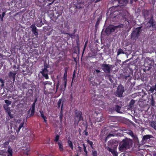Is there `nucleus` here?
Listing matches in <instances>:
<instances>
[{
	"mask_svg": "<svg viewBox=\"0 0 156 156\" xmlns=\"http://www.w3.org/2000/svg\"><path fill=\"white\" fill-rule=\"evenodd\" d=\"M133 144L131 140L128 139H123L120 143L119 145V149L121 152H123L128 149H129Z\"/></svg>",
	"mask_w": 156,
	"mask_h": 156,
	"instance_id": "nucleus-1",
	"label": "nucleus"
},
{
	"mask_svg": "<svg viewBox=\"0 0 156 156\" xmlns=\"http://www.w3.org/2000/svg\"><path fill=\"white\" fill-rule=\"evenodd\" d=\"M49 14L50 17L53 21L57 23L62 21V16L61 13L56 12L55 14L53 11H50Z\"/></svg>",
	"mask_w": 156,
	"mask_h": 156,
	"instance_id": "nucleus-2",
	"label": "nucleus"
},
{
	"mask_svg": "<svg viewBox=\"0 0 156 156\" xmlns=\"http://www.w3.org/2000/svg\"><path fill=\"white\" fill-rule=\"evenodd\" d=\"M142 27H140L134 29L131 34V37L133 40H136L138 38L141 32L143 31Z\"/></svg>",
	"mask_w": 156,
	"mask_h": 156,
	"instance_id": "nucleus-3",
	"label": "nucleus"
},
{
	"mask_svg": "<svg viewBox=\"0 0 156 156\" xmlns=\"http://www.w3.org/2000/svg\"><path fill=\"white\" fill-rule=\"evenodd\" d=\"M74 117H75V122H76V120L77 119L76 122L77 124H78L80 121H83V116L82 112L77 110H76L74 112Z\"/></svg>",
	"mask_w": 156,
	"mask_h": 156,
	"instance_id": "nucleus-4",
	"label": "nucleus"
},
{
	"mask_svg": "<svg viewBox=\"0 0 156 156\" xmlns=\"http://www.w3.org/2000/svg\"><path fill=\"white\" fill-rule=\"evenodd\" d=\"M104 98V97L103 98L100 95H95L94 96V98H92V99L96 105H101L103 104L104 103L102 101Z\"/></svg>",
	"mask_w": 156,
	"mask_h": 156,
	"instance_id": "nucleus-5",
	"label": "nucleus"
},
{
	"mask_svg": "<svg viewBox=\"0 0 156 156\" xmlns=\"http://www.w3.org/2000/svg\"><path fill=\"white\" fill-rule=\"evenodd\" d=\"M68 69V67H65L64 69L65 72L64 76L63 78L64 82L63 83H62V85L60 86V88L61 90H62L63 89V86H64V90H65L66 88L67 81V73Z\"/></svg>",
	"mask_w": 156,
	"mask_h": 156,
	"instance_id": "nucleus-6",
	"label": "nucleus"
},
{
	"mask_svg": "<svg viewBox=\"0 0 156 156\" xmlns=\"http://www.w3.org/2000/svg\"><path fill=\"white\" fill-rule=\"evenodd\" d=\"M101 66L105 73L109 74L111 72L112 65L105 63L101 64Z\"/></svg>",
	"mask_w": 156,
	"mask_h": 156,
	"instance_id": "nucleus-7",
	"label": "nucleus"
},
{
	"mask_svg": "<svg viewBox=\"0 0 156 156\" xmlns=\"http://www.w3.org/2000/svg\"><path fill=\"white\" fill-rule=\"evenodd\" d=\"M124 91V87L122 85H119L117 88V90L116 93V95L119 97H122Z\"/></svg>",
	"mask_w": 156,
	"mask_h": 156,
	"instance_id": "nucleus-8",
	"label": "nucleus"
},
{
	"mask_svg": "<svg viewBox=\"0 0 156 156\" xmlns=\"http://www.w3.org/2000/svg\"><path fill=\"white\" fill-rule=\"evenodd\" d=\"M148 23L150 24V25H148L147 26L148 28H150L151 27H152L153 28L155 27L156 26V22L154 19L153 16V15H150V18L149 19V20L148 22Z\"/></svg>",
	"mask_w": 156,
	"mask_h": 156,
	"instance_id": "nucleus-9",
	"label": "nucleus"
},
{
	"mask_svg": "<svg viewBox=\"0 0 156 156\" xmlns=\"http://www.w3.org/2000/svg\"><path fill=\"white\" fill-rule=\"evenodd\" d=\"M142 15L145 20H148L150 18V15H152L150 13L149 10L143 9L142 12Z\"/></svg>",
	"mask_w": 156,
	"mask_h": 156,
	"instance_id": "nucleus-10",
	"label": "nucleus"
},
{
	"mask_svg": "<svg viewBox=\"0 0 156 156\" xmlns=\"http://www.w3.org/2000/svg\"><path fill=\"white\" fill-rule=\"evenodd\" d=\"M128 0H114L113 3H115L118 2L120 6H126L128 2Z\"/></svg>",
	"mask_w": 156,
	"mask_h": 156,
	"instance_id": "nucleus-11",
	"label": "nucleus"
},
{
	"mask_svg": "<svg viewBox=\"0 0 156 156\" xmlns=\"http://www.w3.org/2000/svg\"><path fill=\"white\" fill-rule=\"evenodd\" d=\"M115 28L114 27V26L113 25L107 27L105 29V32L107 35H109L111 33L115 32Z\"/></svg>",
	"mask_w": 156,
	"mask_h": 156,
	"instance_id": "nucleus-12",
	"label": "nucleus"
},
{
	"mask_svg": "<svg viewBox=\"0 0 156 156\" xmlns=\"http://www.w3.org/2000/svg\"><path fill=\"white\" fill-rule=\"evenodd\" d=\"M12 148L10 146H9L7 151L4 152L2 155L3 156H12Z\"/></svg>",
	"mask_w": 156,
	"mask_h": 156,
	"instance_id": "nucleus-13",
	"label": "nucleus"
},
{
	"mask_svg": "<svg viewBox=\"0 0 156 156\" xmlns=\"http://www.w3.org/2000/svg\"><path fill=\"white\" fill-rule=\"evenodd\" d=\"M120 6L119 5H118L115 6H113L111 7L109 9H110L112 13H113L117 11H119L121 10V9H120Z\"/></svg>",
	"mask_w": 156,
	"mask_h": 156,
	"instance_id": "nucleus-14",
	"label": "nucleus"
},
{
	"mask_svg": "<svg viewBox=\"0 0 156 156\" xmlns=\"http://www.w3.org/2000/svg\"><path fill=\"white\" fill-rule=\"evenodd\" d=\"M30 27L32 29V33L36 36L38 35V33L37 31V29L35 26V25L33 24L30 26Z\"/></svg>",
	"mask_w": 156,
	"mask_h": 156,
	"instance_id": "nucleus-15",
	"label": "nucleus"
},
{
	"mask_svg": "<svg viewBox=\"0 0 156 156\" xmlns=\"http://www.w3.org/2000/svg\"><path fill=\"white\" fill-rule=\"evenodd\" d=\"M121 107L118 105H116L114 108H110L109 109V110L110 111H114V110L116 111L118 113H120V111L121 109Z\"/></svg>",
	"mask_w": 156,
	"mask_h": 156,
	"instance_id": "nucleus-16",
	"label": "nucleus"
},
{
	"mask_svg": "<svg viewBox=\"0 0 156 156\" xmlns=\"http://www.w3.org/2000/svg\"><path fill=\"white\" fill-rule=\"evenodd\" d=\"M107 149L108 151L111 152L113 156H118V153L115 149H112L108 147Z\"/></svg>",
	"mask_w": 156,
	"mask_h": 156,
	"instance_id": "nucleus-17",
	"label": "nucleus"
},
{
	"mask_svg": "<svg viewBox=\"0 0 156 156\" xmlns=\"http://www.w3.org/2000/svg\"><path fill=\"white\" fill-rule=\"evenodd\" d=\"M153 137V136L151 135H146L143 136L142 140L144 142H146L148 140L150 139L151 138Z\"/></svg>",
	"mask_w": 156,
	"mask_h": 156,
	"instance_id": "nucleus-18",
	"label": "nucleus"
},
{
	"mask_svg": "<svg viewBox=\"0 0 156 156\" xmlns=\"http://www.w3.org/2000/svg\"><path fill=\"white\" fill-rule=\"evenodd\" d=\"M27 147H25L23 150H24L23 154L24 156H30V149H27Z\"/></svg>",
	"mask_w": 156,
	"mask_h": 156,
	"instance_id": "nucleus-19",
	"label": "nucleus"
},
{
	"mask_svg": "<svg viewBox=\"0 0 156 156\" xmlns=\"http://www.w3.org/2000/svg\"><path fill=\"white\" fill-rule=\"evenodd\" d=\"M16 74V73H13L12 72H10L9 73L8 75L9 77L12 79L13 81H14Z\"/></svg>",
	"mask_w": 156,
	"mask_h": 156,
	"instance_id": "nucleus-20",
	"label": "nucleus"
},
{
	"mask_svg": "<svg viewBox=\"0 0 156 156\" xmlns=\"http://www.w3.org/2000/svg\"><path fill=\"white\" fill-rule=\"evenodd\" d=\"M63 106V103H62L61 105V111L60 112L59 115V120H60V122H62V118L63 117V111H62Z\"/></svg>",
	"mask_w": 156,
	"mask_h": 156,
	"instance_id": "nucleus-21",
	"label": "nucleus"
},
{
	"mask_svg": "<svg viewBox=\"0 0 156 156\" xmlns=\"http://www.w3.org/2000/svg\"><path fill=\"white\" fill-rule=\"evenodd\" d=\"M57 144H58V147L59 150L61 151H63V147L62 142L61 140H60L57 143Z\"/></svg>",
	"mask_w": 156,
	"mask_h": 156,
	"instance_id": "nucleus-22",
	"label": "nucleus"
},
{
	"mask_svg": "<svg viewBox=\"0 0 156 156\" xmlns=\"http://www.w3.org/2000/svg\"><path fill=\"white\" fill-rule=\"evenodd\" d=\"M68 140L67 141V143L69 147L71 148V149L73 150V145L72 141L70 140V137L69 136L68 137Z\"/></svg>",
	"mask_w": 156,
	"mask_h": 156,
	"instance_id": "nucleus-23",
	"label": "nucleus"
},
{
	"mask_svg": "<svg viewBox=\"0 0 156 156\" xmlns=\"http://www.w3.org/2000/svg\"><path fill=\"white\" fill-rule=\"evenodd\" d=\"M37 26L38 27H41L43 23L42 22V19L41 18H39L37 21Z\"/></svg>",
	"mask_w": 156,
	"mask_h": 156,
	"instance_id": "nucleus-24",
	"label": "nucleus"
},
{
	"mask_svg": "<svg viewBox=\"0 0 156 156\" xmlns=\"http://www.w3.org/2000/svg\"><path fill=\"white\" fill-rule=\"evenodd\" d=\"M35 107H31L30 109L27 112L28 113H29L30 110H31L30 117L34 115L35 113Z\"/></svg>",
	"mask_w": 156,
	"mask_h": 156,
	"instance_id": "nucleus-25",
	"label": "nucleus"
},
{
	"mask_svg": "<svg viewBox=\"0 0 156 156\" xmlns=\"http://www.w3.org/2000/svg\"><path fill=\"white\" fill-rule=\"evenodd\" d=\"M39 112L41 114V117L44 120V122L46 123L47 122V120H46L47 118L46 116L44 115L43 112L42 110H40Z\"/></svg>",
	"mask_w": 156,
	"mask_h": 156,
	"instance_id": "nucleus-26",
	"label": "nucleus"
},
{
	"mask_svg": "<svg viewBox=\"0 0 156 156\" xmlns=\"http://www.w3.org/2000/svg\"><path fill=\"white\" fill-rule=\"evenodd\" d=\"M37 4L40 6H43L46 4L44 0H38Z\"/></svg>",
	"mask_w": 156,
	"mask_h": 156,
	"instance_id": "nucleus-27",
	"label": "nucleus"
},
{
	"mask_svg": "<svg viewBox=\"0 0 156 156\" xmlns=\"http://www.w3.org/2000/svg\"><path fill=\"white\" fill-rule=\"evenodd\" d=\"M116 142H117V141L114 140H110L108 142V145L112 147L114 144H115Z\"/></svg>",
	"mask_w": 156,
	"mask_h": 156,
	"instance_id": "nucleus-28",
	"label": "nucleus"
},
{
	"mask_svg": "<svg viewBox=\"0 0 156 156\" xmlns=\"http://www.w3.org/2000/svg\"><path fill=\"white\" fill-rule=\"evenodd\" d=\"M126 133L131 136L133 138H134L135 137V136L134 135L133 132L130 130H128Z\"/></svg>",
	"mask_w": 156,
	"mask_h": 156,
	"instance_id": "nucleus-29",
	"label": "nucleus"
},
{
	"mask_svg": "<svg viewBox=\"0 0 156 156\" xmlns=\"http://www.w3.org/2000/svg\"><path fill=\"white\" fill-rule=\"evenodd\" d=\"M46 4L47 3V5H51L54 2V0H44Z\"/></svg>",
	"mask_w": 156,
	"mask_h": 156,
	"instance_id": "nucleus-30",
	"label": "nucleus"
},
{
	"mask_svg": "<svg viewBox=\"0 0 156 156\" xmlns=\"http://www.w3.org/2000/svg\"><path fill=\"white\" fill-rule=\"evenodd\" d=\"M124 25L120 24L117 26H114V27L115 28V30H116L118 29L123 28L124 27Z\"/></svg>",
	"mask_w": 156,
	"mask_h": 156,
	"instance_id": "nucleus-31",
	"label": "nucleus"
},
{
	"mask_svg": "<svg viewBox=\"0 0 156 156\" xmlns=\"http://www.w3.org/2000/svg\"><path fill=\"white\" fill-rule=\"evenodd\" d=\"M9 105H4L3 106V108L5 111L6 112H7L8 111H10V108L9 107Z\"/></svg>",
	"mask_w": 156,
	"mask_h": 156,
	"instance_id": "nucleus-32",
	"label": "nucleus"
},
{
	"mask_svg": "<svg viewBox=\"0 0 156 156\" xmlns=\"http://www.w3.org/2000/svg\"><path fill=\"white\" fill-rule=\"evenodd\" d=\"M103 117L102 115H101L99 117H96L95 119L98 122H101L103 120Z\"/></svg>",
	"mask_w": 156,
	"mask_h": 156,
	"instance_id": "nucleus-33",
	"label": "nucleus"
},
{
	"mask_svg": "<svg viewBox=\"0 0 156 156\" xmlns=\"http://www.w3.org/2000/svg\"><path fill=\"white\" fill-rule=\"evenodd\" d=\"M135 103V101L134 100L132 99L129 103V107L130 108H132L134 106V104Z\"/></svg>",
	"mask_w": 156,
	"mask_h": 156,
	"instance_id": "nucleus-34",
	"label": "nucleus"
},
{
	"mask_svg": "<svg viewBox=\"0 0 156 156\" xmlns=\"http://www.w3.org/2000/svg\"><path fill=\"white\" fill-rule=\"evenodd\" d=\"M83 147V151L84 152H85V156H88L87 155V151L86 150V147L85 146V144H83L82 145Z\"/></svg>",
	"mask_w": 156,
	"mask_h": 156,
	"instance_id": "nucleus-35",
	"label": "nucleus"
},
{
	"mask_svg": "<svg viewBox=\"0 0 156 156\" xmlns=\"http://www.w3.org/2000/svg\"><path fill=\"white\" fill-rule=\"evenodd\" d=\"M9 140L4 143L2 144L3 147L4 148H7L8 147V146L9 145Z\"/></svg>",
	"mask_w": 156,
	"mask_h": 156,
	"instance_id": "nucleus-36",
	"label": "nucleus"
},
{
	"mask_svg": "<svg viewBox=\"0 0 156 156\" xmlns=\"http://www.w3.org/2000/svg\"><path fill=\"white\" fill-rule=\"evenodd\" d=\"M124 52L123 51L121 48L118 49V51L117 52V55L118 56L121 54H124Z\"/></svg>",
	"mask_w": 156,
	"mask_h": 156,
	"instance_id": "nucleus-37",
	"label": "nucleus"
},
{
	"mask_svg": "<svg viewBox=\"0 0 156 156\" xmlns=\"http://www.w3.org/2000/svg\"><path fill=\"white\" fill-rule=\"evenodd\" d=\"M151 127L154 128H156V122L154 121H152L151 122Z\"/></svg>",
	"mask_w": 156,
	"mask_h": 156,
	"instance_id": "nucleus-38",
	"label": "nucleus"
},
{
	"mask_svg": "<svg viewBox=\"0 0 156 156\" xmlns=\"http://www.w3.org/2000/svg\"><path fill=\"white\" fill-rule=\"evenodd\" d=\"M59 136L58 135H56L55 137V139L54 140V141L56 142H58L59 141ZM57 143H55V144H57Z\"/></svg>",
	"mask_w": 156,
	"mask_h": 156,
	"instance_id": "nucleus-39",
	"label": "nucleus"
},
{
	"mask_svg": "<svg viewBox=\"0 0 156 156\" xmlns=\"http://www.w3.org/2000/svg\"><path fill=\"white\" fill-rule=\"evenodd\" d=\"M5 102L6 104H5V105L9 106L11 104L12 101L9 100H5Z\"/></svg>",
	"mask_w": 156,
	"mask_h": 156,
	"instance_id": "nucleus-40",
	"label": "nucleus"
},
{
	"mask_svg": "<svg viewBox=\"0 0 156 156\" xmlns=\"http://www.w3.org/2000/svg\"><path fill=\"white\" fill-rule=\"evenodd\" d=\"M24 124V121H23L22 122H21L20 124V125L19 127L18 128V131H19L20 129L23 126Z\"/></svg>",
	"mask_w": 156,
	"mask_h": 156,
	"instance_id": "nucleus-41",
	"label": "nucleus"
},
{
	"mask_svg": "<svg viewBox=\"0 0 156 156\" xmlns=\"http://www.w3.org/2000/svg\"><path fill=\"white\" fill-rule=\"evenodd\" d=\"M5 12H3L2 13V15H0V18H1V21H3V18L5 16Z\"/></svg>",
	"mask_w": 156,
	"mask_h": 156,
	"instance_id": "nucleus-42",
	"label": "nucleus"
},
{
	"mask_svg": "<svg viewBox=\"0 0 156 156\" xmlns=\"http://www.w3.org/2000/svg\"><path fill=\"white\" fill-rule=\"evenodd\" d=\"M87 143L90 145V147L91 148H93V142L89 140H87Z\"/></svg>",
	"mask_w": 156,
	"mask_h": 156,
	"instance_id": "nucleus-43",
	"label": "nucleus"
},
{
	"mask_svg": "<svg viewBox=\"0 0 156 156\" xmlns=\"http://www.w3.org/2000/svg\"><path fill=\"white\" fill-rule=\"evenodd\" d=\"M41 74L42 76L45 78V79L47 80L49 79V77L48 76L47 73H42Z\"/></svg>",
	"mask_w": 156,
	"mask_h": 156,
	"instance_id": "nucleus-44",
	"label": "nucleus"
},
{
	"mask_svg": "<svg viewBox=\"0 0 156 156\" xmlns=\"http://www.w3.org/2000/svg\"><path fill=\"white\" fill-rule=\"evenodd\" d=\"M64 34L68 35L69 36H70V37L71 38H73V37L75 36V35L74 34V33L70 34L69 33H64Z\"/></svg>",
	"mask_w": 156,
	"mask_h": 156,
	"instance_id": "nucleus-45",
	"label": "nucleus"
},
{
	"mask_svg": "<svg viewBox=\"0 0 156 156\" xmlns=\"http://www.w3.org/2000/svg\"><path fill=\"white\" fill-rule=\"evenodd\" d=\"M62 100L61 99H59L58 100V108H59L60 107L61 104V103Z\"/></svg>",
	"mask_w": 156,
	"mask_h": 156,
	"instance_id": "nucleus-46",
	"label": "nucleus"
},
{
	"mask_svg": "<svg viewBox=\"0 0 156 156\" xmlns=\"http://www.w3.org/2000/svg\"><path fill=\"white\" fill-rule=\"evenodd\" d=\"M113 136V135L112 134H109L107 136L105 137V141L106 142L107 140L111 136Z\"/></svg>",
	"mask_w": 156,
	"mask_h": 156,
	"instance_id": "nucleus-47",
	"label": "nucleus"
},
{
	"mask_svg": "<svg viewBox=\"0 0 156 156\" xmlns=\"http://www.w3.org/2000/svg\"><path fill=\"white\" fill-rule=\"evenodd\" d=\"M92 156H98L97 152L96 151H92Z\"/></svg>",
	"mask_w": 156,
	"mask_h": 156,
	"instance_id": "nucleus-48",
	"label": "nucleus"
},
{
	"mask_svg": "<svg viewBox=\"0 0 156 156\" xmlns=\"http://www.w3.org/2000/svg\"><path fill=\"white\" fill-rule=\"evenodd\" d=\"M0 81L1 83H2L1 85V87H3L4 86V83L5 81L4 80H3L2 78H0Z\"/></svg>",
	"mask_w": 156,
	"mask_h": 156,
	"instance_id": "nucleus-49",
	"label": "nucleus"
},
{
	"mask_svg": "<svg viewBox=\"0 0 156 156\" xmlns=\"http://www.w3.org/2000/svg\"><path fill=\"white\" fill-rule=\"evenodd\" d=\"M87 127H86L85 129L84 130L83 133V134L86 136H87L88 135V132L87 131Z\"/></svg>",
	"mask_w": 156,
	"mask_h": 156,
	"instance_id": "nucleus-50",
	"label": "nucleus"
},
{
	"mask_svg": "<svg viewBox=\"0 0 156 156\" xmlns=\"http://www.w3.org/2000/svg\"><path fill=\"white\" fill-rule=\"evenodd\" d=\"M100 23V21L98 19L96 21L95 25V27L96 29H97L99 25V24Z\"/></svg>",
	"mask_w": 156,
	"mask_h": 156,
	"instance_id": "nucleus-51",
	"label": "nucleus"
},
{
	"mask_svg": "<svg viewBox=\"0 0 156 156\" xmlns=\"http://www.w3.org/2000/svg\"><path fill=\"white\" fill-rule=\"evenodd\" d=\"M6 112L9 115V116L10 117L11 119L13 118V116L11 114L10 111H8Z\"/></svg>",
	"mask_w": 156,
	"mask_h": 156,
	"instance_id": "nucleus-52",
	"label": "nucleus"
},
{
	"mask_svg": "<svg viewBox=\"0 0 156 156\" xmlns=\"http://www.w3.org/2000/svg\"><path fill=\"white\" fill-rule=\"evenodd\" d=\"M48 72V70L46 68H44L43 69L41 72V73H47V72Z\"/></svg>",
	"mask_w": 156,
	"mask_h": 156,
	"instance_id": "nucleus-53",
	"label": "nucleus"
},
{
	"mask_svg": "<svg viewBox=\"0 0 156 156\" xmlns=\"http://www.w3.org/2000/svg\"><path fill=\"white\" fill-rule=\"evenodd\" d=\"M87 41L85 42V44H84V48H83V52H82V54H83L84 52V51L85 50V48L87 47Z\"/></svg>",
	"mask_w": 156,
	"mask_h": 156,
	"instance_id": "nucleus-54",
	"label": "nucleus"
},
{
	"mask_svg": "<svg viewBox=\"0 0 156 156\" xmlns=\"http://www.w3.org/2000/svg\"><path fill=\"white\" fill-rule=\"evenodd\" d=\"M125 21H126L128 23V25H129V24L131 23V20H129L128 19H127V18L125 19Z\"/></svg>",
	"mask_w": 156,
	"mask_h": 156,
	"instance_id": "nucleus-55",
	"label": "nucleus"
},
{
	"mask_svg": "<svg viewBox=\"0 0 156 156\" xmlns=\"http://www.w3.org/2000/svg\"><path fill=\"white\" fill-rule=\"evenodd\" d=\"M37 101V99L36 98L34 100V103H33V104H32V106L31 107L35 108V104H36V103Z\"/></svg>",
	"mask_w": 156,
	"mask_h": 156,
	"instance_id": "nucleus-56",
	"label": "nucleus"
},
{
	"mask_svg": "<svg viewBox=\"0 0 156 156\" xmlns=\"http://www.w3.org/2000/svg\"><path fill=\"white\" fill-rule=\"evenodd\" d=\"M94 79V77L92 76H90L88 78V81L90 82H91L92 80H93Z\"/></svg>",
	"mask_w": 156,
	"mask_h": 156,
	"instance_id": "nucleus-57",
	"label": "nucleus"
},
{
	"mask_svg": "<svg viewBox=\"0 0 156 156\" xmlns=\"http://www.w3.org/2000/svg\"><path fill=\"white\" fill-rule=\"evenodd\" d=\"M155 104V102L154 99L152 98L151 101V105L152 106H154Z\"/></svg>",
	"mask_w": 156,
	"mask_h": 156,
	"instance_id": "nucleus-58",
	"label": "nucleus"
},
{
	"mask_svg": "<svg viewBox=\"0 0 156 156\" xmlns=\"http://www.w3.org/2000/svg\"><path fill=\"white\" fill-rule=\"evenodd\" d=\"M78 148L79 149L78 151V152L81 153L82 150V147L80 146H78Z\"/></svg>",
	"mask_w": 156,
	"mask_h": 156,
	"instance_id": "nucleus-59",
	"label": "nucleus"
},
{
	"mask_svg": "<svg viewBox=\"0 0 156 156\" xmlns=\"http://www.w3.org/2000/svg\"><path fill=\"white\" fill-rule=\"evenodd\" d=\"M154 90L153 87H151L150 88L149 90L151 92V93H153L154 92Z\"/></svg>",
	"mask_w": 156,
	"mask_h": 156,
	"instance_id": "nucleus-60",
	"label": "nucleus"
},
{
	"mask_svg": "<svg viewBox=\"0 0 156 156\" xmlns=\"http://www.w3.org/2000/svg\"><path fill=\"white\" fill-rule=\"evenodd\" d=\"M75 77V72L74 71L73 72V78H72V81H73V79Z\"/></svg>",
	"mask_w": 156,
	"mask_h": 156,
	"instance_id": "nucleus-61",
	"label": "nucleus"
},
{
	"mask_svg": "<svg viewBox=\"0 0 156 156\" xmlns=\"http://www.w3.org/2000/svg\"><path fill=\"white\" fill-rule=\"evenodd\" d=\"M49 67V65L46 64H44V68H46L47 69V68H48Z\"/></svg>",
	"mask_w": 156,
	"mask_h": 156,
	"instance_id": "nucleus-62",
	"label": "nucleus"
},
{
	"mask_svg": "<svg viewBox=\"0 0 156 156\" xmlns=\"http://www.w3.org/2000/svg\"><path fill=\"white\" fill-rule=\"evenodd\" d=\"M76 45H80V42H79V39H77V40H76Z\"/></svg>",
	"mask_w": 156,
	"mask_h": 156,
	"instance_id": "nucleus-63",
	"label": "nucleus"
},
{
	"mask_svg": "<svg viewBox=\"0 0 156 156\" xmlns=\"http://www.w3.org/2000/svg\"><path fill=\"white\" fill-rule=\"evenodd\" d=\"M134 1V0H130V3L131 5H133V2Z\"/></svg>",
	"mask_w": 156,
	"mask_h": 156,
	"instance_id": "nucleus-64",
	"label": "nucleus"
}]
</instances>
